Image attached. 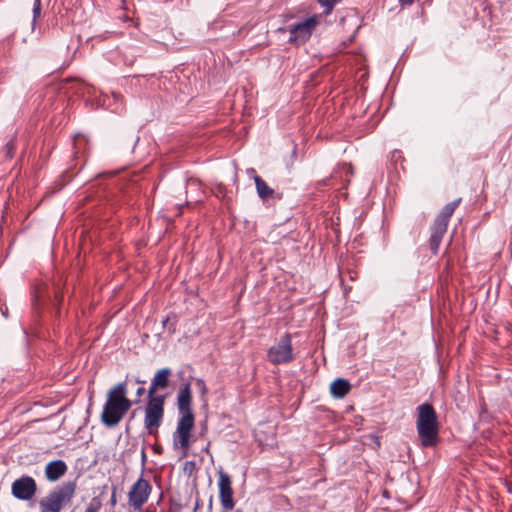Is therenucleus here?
I'll list each match as a JSON object with an SVG mask.
<instances>
[{
  "instance_id": "1",
  "label": "nucleus",
  "mask_w": 512,
  "mask_h": 512,
  "mask_svg": "<svg viewBox=\"0 0 512 512\" xmlns=\"http://www.w3.org/2000/svg\"><path fill=\"white\" fill-rule=\"evenodd\" d=\"M172 370L170 368L159 369L151 380L148 389V402L145 407L144 427L148 434L156 436L164 418L165 396L156 395L159 389L169 386Z\"/></svg>"
},
{
  "instance_id": "2",
  "label": "nucleus",
  "mask_w": 512,
  "mask_h": 512,
  "mask_svg": "<svg viewBox=\"0 0 512 512\" xmlns=\"http://www.w3.org/2000/svg\"><path fill=\"white\" fill-rule=\"evenodd\" d=\"M177 408L180 418L173 433V446L181 449L183 456H187L190 448L192 430L195 426V416L192 410V390L190 383L180 388L177 394Z\"/></svg>"
},
{
  "instance_id": "3",
  "label": "nucleus",
  "mask_w": 512,
  "mask_h": 512,
  "mask_svg": "<svg viewBox=\"0 0 512 512\" xmlns=\"http://www.w3.org/2000/svg\"><path fill=\"white\" fill-rule=\"evenodd\" d=\"M128 389L125 381L119 382L110 388L101 413V422L106 427L117 426L132 407L127 397Z\"/></svg>"
},
{
  "instance_id": "4",
  "label": "nucleus",
  "mask_w": 512,
  "mask_h": 512,
  "mask_svg": "<svg viewBox=\"0 0 512 512\" xmlns=\"http://www.w3.org/2000/svg\"><path fill=\"white\" fill-rule=\"evenodd\" d=\"M416 428L423 447H434L439 441V424L434 407L423 403L417 407Z\"/></svg>"
},
{
  "instance_id": "5",
  "label": "nucleus",
  "mask_w": 512,
  "mask_h": 512,
  "mask_svg": "<svg viewBox=\"0 0 512 512\" xmlns=\"http://www.w3.org/2000/svg\"><path fill=\"white\" fill-rule=\"evenodd\" d=\"M462 199L458 198L448 204H446L439 214L436 216L432 226H431V235L429 238V247L431 252L434 255H437L439 252V247L442 242L443 236L447 232L448 224L450 218L452 217L455 209L459 206Z\"/></svg>"
},
{
  "instance_id": "6",
  "label": "nucleus",
  "mask_w": 512,
  "mask_h": 512,
  "mask_svg": "<svg viewBox=\"0 0 512 512\" xmlns=\"http://www.w3.org/2000/svg\"><path fill=\"white\" fill-rule=\"evenodd\" d=\"M75 491L76 483L74 481L63 482L40 501L41 511L60 512L62 507L71 501Z\"/></svg>"
},
{
  "instance_id": "7",
  "label": "nucleus",
  "mask_w": 512,
  "mask_h": 512,
  "mask_svg": "<svg viewBox=\"0 0 512 512\" xmlns=\"http://www.w3.org/2000/svg\"><path fill=\"white\" fill-rule=\"evenodd\" d=\"M267 360L273 365L288 364L295 360L290 333H284L279 341L268 349Z\"/></svg>"
},
{
  "instance_id": "8",
  "label": "nucleus",
  "mask_w": 512,
  "mask_h": 512,
  "mask_svg": "<svg viewBox=\"0 0 512 512\" xmlns=\"http://www.w3.org/2000/svg\"><path fill=\"white\" fill-rule=\"evenodd\" d=\"M318 23L319 16L313 15L293 24L289 29V42L297 45L303 44L311 37Z\"/></svg>"
},
{
  "instance_id": "9",
  "label": "nucleus",
  "mask_w": 512,
  "mask_h": 512,
  "mask_svg": "<svg viewBox=\"0 0 512 512\" xmlns=\"http://www.w3.org/2000/svg\"><path fill=\"white\" fill-rule=\"evenodd\" d=\"M152 491V486L148 480L140 477L131 487L128 493L129 505L134 510H141L147 502Z\"/></svg>"
},
{
  "instance_id": "10",
  "label": "nucleus",
  "mask_w": 512,
  "mask_h": 512,
  "mask_svg": "<svg viewBox=\"0 0 512 512\" xmlns=\"http://www.w3.org/2000/svg\"><path fill=\"white\" fill-rule=\"evenodd\" d=\"M37 485L31 476L23 475L11 486L12 495L19 500H30L36 493Z\"/></svg>"
},
{
  "instance_id": "11",
  "label": "nucleus",
  "mask_w": 512,
  "mask_h": 512,
  "mask_svg": "<svg viewBox=\"0 0 512 512\" xmlns=\"http://www.w3.org/2000/svg\"><path fill=\"white\" fill-rule=\"evenodd\" d=\"M218 487L222 507L225 510H232L235 506V501L233 498L232 480L229 474L223 471L219 472Z\"/></svg>"
},
{
  "instance_id": "12",
  "label": "nucleus",
  "mask_w": 512,
  "mask_h": 512,
  "mask_svg": "<svg viewBox=\"0 0 512 512\" xmlns=\"http://www.w3.org/2000/svg\"><path fill=\"white\" fill-rule=\"evenodd\" d=\"M254 182L256 186L257 195L263 201H268L269 199L276 198L280 200L282 198L281 194L275 192L273 188H271L265 180L259 175L254 176Z\"/></svg>"
},
{
  "instance_id": "13",
  "label": "nucleus",
  "mask_w": 512,
  "mask_h": 512,
  "mask_svg": "<svg viewBox=\"0 0 512 512\" xmlns=\"http://www.w3.org/2000/svg\"><path fill=\"white\" fill-rule=\"evenodd\" d=\"M67 471V465L63 460H54L49 462L45 468V476L51 481L59 480Z\"/></svg>"
},
{
  "instance_id": "14",
  "label": "nucleus",
  "mask_w": 512,
  "mask_h": 512,
  "mask_svg": "<svg viewBox=\"0 0 512 512\" xmlns=\"http://www.w3.org/2000/svg\"><path fill=\"white\" fill-rule=\"evenodd\" d=\"M350 390V382L343 378L334 380L330 386V392L332 396L338 399L345 397L350 392Z\"/></svg>"
},
{
  "instance_id": "15",
  "label": "nucleus",
  "mask_w": 512,
  "mask_h": 512,
  "mask_svg": "<svg viewBox=\"0 0 512 512\" xmlns=\"http://www.w3.org/2000/svg\"><path fill=\"white\" fill-rule=\"evenodd\" d=\"M176 323H177V317L174 313H170L162 320L163 328L168 329L170 334L175 333Z\"/></svg>"
},
{
  "instance_id": "16",
  "label": "nucleus",
  "mask_w": 512,
  "mask_h": 512,
  "mask_svg": "<svg viewBox=\"0 0 512 512\" xmlns=\"http://www.w3.org/2000/svg\"><path fill=\"white\" fill-rule=\"evenodd\" d=\"M341 0H317L319 5L323 8L322 14L327 16L332 13L334 7L340 2Z\"/></svg>"
},
{
  "instance_id": "17",
  "label": "nucleus",
  "mask_w": 512,
  "mask_h": 512,
  "mask_svg": "<svg viewBox=\"0 0 512 512\" xmlns=\"http://www.w3.org/2000/svg\"><path fill=\"white\" fill-rule=\"evenodd\" d=\"M41 9H42V2H41V0H34V3H33V21H32L33 26L35 25L37 18L40 17V15H41Z\"/></svg>"
},
{
  "instance_id": "18",
  "label": "nucleus",
  "mask_w": 512,
  "mask_h": 512,
  "mask_svg": "<svg viewBox=\"0 0 512 512\" xmlns=\"http://www.w3.org/2000/svg\"><path fill=\"white\" fill-rule=\"evenodd\" d=\"M101 508V501L98 498H93L85 512H98Z\"/></svg>"
},
{
  "instance_id": "19",
  "label": "nucleus",
  "mask_w": 512,
  "mask_h": 512,
  "mask_svg": "<svg viewBox=\"0 0 512 512\" xmlns=\"http://www.w3.org/2000/svg\"><path fill=\"white\" fill-rule=\"evenodd\" d=\"M196 385L199 388L201 394L204 396L207 393V387L203 379H197Z\"/></svg>"
},
{
  "instance_id": "20",
  "label": "nucleus",
  "mask_w": 512,
  "mask_h": 512,
  "mask_svg": "<svg viewBox=\"0 0 512 512\" xmlns=\"http://www.w3.org/2000/svg\"><path fill=\"white\" fill-rule=\"evenodd\" d=\"M117 504V496H116V487H113L112 495L110 498V505L112 508H114Z\"/></svg>"
},
{
  "instance_id": "21",
  "label": "nucleus",
  "mask_w": 512,
  "mask_h": 512,
  "mask_svg": "<svg viewBox=\"0 0 512 512\" xmlns=\"http://www.w3.org/2000/svg\"><path fill=\"white\" fill-rule=\"evenodd\" d=\"M402 157L401 151L395 150L392 152L391 159L395 162H397Z\"/></svg>"
},
{
  "instance_id": "22",
  "label": "nucleus",
  "mask_w": 512,
  "mask_h": 512,
  "mask_svg": "<svg viewBox=\"0 0 512 512\" xmlns=\"http://www.w3.org/2000/svg\"><path fill=\"white\" fill-rule=\"evenodd\" d=\"M146 460H147L146 451H145V448H142V450H141V461H142L143 465H145Z\"/></svg>"
},
{
  "instance_id": "23",
  "label": "nucleus",
  "mask_w": 512,
  "mask_h": 512,
  "mask_svg": "<svg viewBox=\"0 0 512 512\" xmlns=\"http://www.w3.org/2000/svg\"><path fill=\"white\" fill-rule=\"evenodd\" d=\"M153 451H154L156 454H161V453H162V451H163V448H162V446H160V445H154V446H153Z\"/></svg>"
},
{
  "instance_id": "24",
  "label": "nucleus",
  "mask_w": 512,
  "mask_h": 512,
  "mask_svg": "<svg viewBox=\"0 0 512 512\" xmlns=\"http://www.w3.org/2000/svg\"><path fill=\"white\" fill-rule=\"evenodd\" d=\"M246 173H247L248 175H250V176H253V177H254L255 175H257V174H256V170H255L254 168H248V169L246 170Z\"/></svg>"
},
{
  "instance_id": "25",
  "label": "nucleus",
  "mask_w": 512,
  "mask_h": 512,
  "mask_svg": "<svg viewBox=\"0 0 512 512\" xmlns=\"http://www.w3.org/2000/svg\"><path fill=\"white\" fill-rule=\"evenodd\" d=\"M402 5H411L413 0H399Z\"/></svg>"
},
{
  "instance_id": "26",
  "label": "nucleus",
  "mask_w": 512,
  "mask_h": 512,
  "mask_svg": "<svg viewBox=\"0 0 512 512\" xmlns=\"http://www.w3.org/2000/svg\"><path fill=\"white\" fill-rule=\"evenodd\" d=\"M55 297H56L58 302H61L63 300V295L60 294L59 292L56 293Z\"/></svg>"
},
{
  "instance_id": "27",
  "label": "nucleus",
  "mask_w": 512,
  "mask_h": 512,
  "mask_svg": "<svg viewBox=\"0 0 512 512\" xmlns=\"http://www.w3.org/2000/svg\"><path fill=\"white\" fill-rule=\"evenodd\" d=\"M144 391H145L144 387H140L137 389L136 393H137V395H142L144 393Z\"/></svg>"
}]
</instances>
